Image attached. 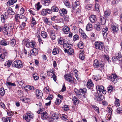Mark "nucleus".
Masks as SVG:
<instances>
[{
    "label": "nucleus",
    "instance_id": "obj_53",
    "mask_svg": "<svg viewBox=\"0 0 122 122\" xmlns=\"http://www.w3.org/2000/svg\"><path fill=\"white\" fill-rule=\"evenodd\" d=\"M26 24L25 22H22L20 25V27L21 29H23L26 26Z\"/></svg>",
    "mask_w": 122,
    "mask_h": 122
},
{
    "label": "nucleus",
    "instance_id": "obj_26",
    "mask_svg": "<svg viewBox=\"0 0 122 122\" xmlns=\"http://www.w3.org/2000/svg\"><path fill=\"white\" fill-rule=\"evenodd\" d=\"M30 52L32 55H36L38 53V50L35 48L32 49Z\"/></svg>",
    "mask_w": 122,
    "mask_h": 122
},
{
    "label": "nucleus",
    "instance_id": "obj_24",
    "mask_svg": "<svg viewBox=\"0 0 122 122\" xmlns=\"http://www.w3.org/2000/svg\"><path fill=\"white\" fill-rule=\"evenodd\" d=\"M92 24L90 23H88L87 25L86 29L87 31H90L92 29Z\"/></svg>",
    "mask_w": 122,
    "mask_h": 122
},
{
    "label": "nucleus",
    "instance_id": "obj_10",
    "mask_svg": "<svg viewBox=\"0 0 122 122\" xmlns=\"http://www.w3.org/2000/svg\"><path fill=\"white\" fill-rule=\"evenodd\" d=\"M22 18V17L20 16V14H17L15 15L14 19L15 21V23L18 24L20 23V21L19 19Z\"/></svg>",
    "mask_w": 122,
    "mask_h": 122
},
{
    "label": "nucleus",
    "instance_id": "obj_50",
    "mask_svg": "<svg viewBox=\"0 0 122 122\" xmlns=\"http://www.w3.org/2000/svg\"><path fill=\"white\" fill-rule=\"evenodd\" d=\"M64 111H67L69 110L68 106L66 105H64L62 107Z\"/></svg>",
    "mask_w": 122,
    "mask_h": 122
},
{
    "label": "nucleus",
    "instance_id": "obj_51",
    "mask_svg": "<svg viewBox=\"0 0 122 122\" xmlns=\"http://www.w3.org/2000/svg\"><path fill=\"white\" fill-rule=\"evenodd\" d=\"M64 2L65 5L68 8H69L70 6V4L68 2V0H65L64 1Z\"/></svg>",
    "mask_w": 122,
    "mask_h": 122
},
{
    "label": "nucleus",
    "instance_id": "obj_11",
    "mask_svg": "<svg viewBox=\"0 0 122 122\" xmlns=\"http://www.w3.org/2000/svg\"><path fill=\"white\" fill-rule=\"evenodd\" d=\"M59 117V115L56 113H54L52 115L50 120L51 121H56L58 119Z\"/></svg>",
    "mask_w": 122,
    "mask_h": 122
},
{
    "label": "nucleus",
    "instance_id": "obj_21",
    "mask_svg": "<svg viewBox=\"0 0 122 122\" xmlns=\"http://www.w3.org/2000/svg\"><path fill=\"white\" fill-rule=\"evenodd\" d=\"M17 1V0H9L7 3L6 5L7 6H10L13 5Z\"/></svg>",
    "mask_w": 122,
    "mask_h": 122
},
{
    "label": "nucleus",
    "instance_id": "obj_34",
    "mask_svg": "<svg viewBox=\"0 0 122 122\" xmlns=\"http://www.w3.org/2000/svg\"><path fill=\"white\" fill-rule=\"evenodd\" d=\"M9 42V44H10L11 46H14L16 44V40L15 39L13 38Z\"/></svg>",
    "mask_w": 122,
    "mask_h": 122
},
{
    "label": "nucleus",
    "instance_id": "obj_23",
    "mask_svg": "<svg viewBox=\"0 0 122 122\" xmlns=\"http://www.w3.org/2000/svg\"><path fill=\"white\" fill-rule=\"evenodd\" d=\"M80 5L79 2L77 0L75 2H74L72 4V9L73 10H75L76 7L79 6Z\"/></svg>",
    "mask_w": 122,
    "mask_h": 122
},
{
    "label": "nucleus",
    "instance_id": "obj_41",
    "mask_svg": "<svg viewBox=\"0 0 122 122\" xmlns=\"http://www.w3.org/2000/svg\"><path fill=\"white\" fill-rule=\"evenodd\" d=\"M79 57L80 59L82 60H83L85 58L84 53L83 51L81 52L79 54Z\"/></svg>",
    "mask_w": 122,
    "mask_h": 122
},
{
    "label": "nucleus",
    "instance_id": "obj_20",
    "mask_svg": "<svg viewBox=\"0 0 122 122\" xmlns=\"http://www.w3.org/2000/svg\"><path fill=\"white\" fill-rule=\"evenodd\" d=\"M94 84L91 79H89L87 82L86 86L89 89H90L91 87H92Z\"/></svg>",
    "mask_w": 122,
    "mask_h": 122
},
{
    "label": "nucleus",
    "instance_id": "obj_63",
    "mask_svg": "<svg viewBox=\"0 0 122 122\" xmlns=\"http://www.w3.org/2000/svg\"><path fill=\"white\" fill-rule=\"evenodd\" d=\"M41 6L40 5V3L39 2H38L36 4V8L37 10H39L41 7Z\"/></svg>",
    "mask_w": 122,
    "mask_h": 122
},
{
    "label": "nucleus",
    "instance_id": "obj_59",
    "mask_svg": "<svg viewBox=\"0 0 122 122\" xmlns=\"http://www.w3.org/2000/svg\"><path fill=\"white\" fill-rule=\"evenodd\" d=\"M73 40L74 41L78 40L79 39V36L77 34H76L73 37Z\"/></svg>",
    "mask_w": 122,
    "mask_h": 122
},
{
    "label": "nucleus",
    "instance_id": "obj_2",
    "mask_svg": "<svg viewBox=\"0 0 122 122\" xmlns=\"http://www.w3.org/2000/svg\"><path fill=\"white\" fill-rule=\"evenodd\" d=\"M13 66L19 68H21L23 66L22 62L20 60H17L14 61L12 64Z\"/></svg>",
    "mask_w": 122,
    "mask_h": 122
},
{
    "label": "nucleus",
    "instance_id": "obj_37",
    "mask_svg": "<svg viewBox=\"0 0 122 122\" xmlns=\"http://www.w3.org/2000/svg\"><path fill=\"white\" fill-rule=\"evenodd\" d=\"M96 1H97V2H96L95 3V7L96 10L98 12H99V8L100 7V5L98 2V0H97Z\"/></svg>",
    "mask_w": 122,
    "mask_h": 122
},
{
    "label": "nucleus",
    "instance_id": "obj_22",
    "mask_svg": "<svg viewBox=\"0 0 122 122\" xmlns=\"http://www.w3.org/2000/svg\"><path fill=\"white\" fill-rule=\"evenodd\" d=\"M49 115L47 113L45 112L43 113L41 115V118L43 120L48 118Z\"/></svg>",
    "mask_w": 122,
    "mask_h": 122
},
{
    "label": "nucleus",
    "instance_id": "obj_42",
    "mask_svg": "<svg viewBox=\"0 0 122 122\" xmlns=\"http://www.w3.org/2000/svg\"><path fill=\"white\" fill-rule=\"evenodd\" d=\"M41 36L43 38H46L47 36V34L46 32L44 31L41 32Z\"/></svg>",
    "mask_w": 122,
    "mask_h": 122
},
{
    "label": "nucleus",
    "instance_id": "obj_1",
    "mask_svg": "<svg viewBox=\"0 0 122 122\" xmlns=\"http://www.w3.org/2000/svg\"><path fill=\"white\" fill-rule=\"evenodd\" d=\"M64 76L65 79L70 84L75 83L76 82V80L69 74H66Z\"/></svg>",
    "mask_w": 122,
    "mask_h": 122
},
{
    "label": "nucleus",
    "instance_id": "obj_19",
    "mask_svg": "<svg viewBox=\"0 0 122 122\" xmlns=\"http://www.w3.org/2000/svg\"><path fill=\"white\" fill-rule=\"evenodd\" d=\"M116 57L118 59V61H122V57L121 55V53L118 52L116 53L115 54Z\"/></svg>",
    "mask_w": 122,
    "mask_h": 122
},
{
    "label": "nucleus",
    "instance_id": "obj_39",
    "mask_svg": "<svg viewBox=\"0 0 122 122\" xmlns=\"http://www.w3.org/2000/svg\"><path fill=\"white\" fill-rule=\"evenodd\" d=\"M52 53L54 55H56L59 53V51L58 49L56 48H54L53 50Z\"/></svg>",
    "mask_w": 122,
    "mask_h": 122
},
{
    "label": "nucleus",
    "instance_id": "obj_9",
    "mask_svg": "<svg viewBox=\"0 0 122 122\" xmlns=\"http://www.w3.org/2000/svg\"><path fill=\"white\" fill-rule=\"evenodd\" d=\"M58 43L61 45H63V47H65L66 45V42L67 41L65 40L62 37H60L58 38Z\"/></svg>",
    "mask_w": 122,
    "mask_h": 122
},
{
    "label": "nucleus",
    "instance_id": "obj_44",
    "mask_svg": "<svg viewBox=\"0 0 122 122\" xmlns=\"http://www.w3.org/2000/svg\"><path fill=\"white\" fill-rule=\"evenodd\" d=\"M83 43L82 41H80L78 43V46L80 49H82L83 48Z\"/></svg>",
    "mask_w": 122,
    "mask_h": 122
},
{
    "label": "nucleus",
    "instance_id": "obj_29",
    "mask_svg": "<svg viewBox=\"0 0 122 122\" xmlns=\"http://www.w3.org/2000/svg\"><path fill=\"white\" fill-rule=\"evenodd\" d=\"M12 62V61L9 60L5 62L4 65L5 66H7V67H9L11 65Z\"/></svg>",
    "mask_w": 122,
    "mask_h": 122
},
{
    "label": "nucleus",
    "instance_id": "obj_45",
    "mask_svg": "<svg viewBox=\"0 0 122 122\" xmlns=\"http://www.w3.org/2000/svg\"><path fill=\"white\" fill-rule=\"evenodd\" d=\"M111 13V12L110 11L107 10L104 12V16L106 17H108L110 15Z\"/></svg>",
    "mask_w": 122,
    "mask_h": 122
},
{
    "label": "nucleus",
    "instance_id": "obj_3",
    "mask_svg": "<svg viewBox=\"0 0 122 122\" xmlns=\"http://www.w3.org/2000/svg\"><path fill=\"white\" fill-rule=\"evenodd\" d=\"M103 62L102 61H99L97 60H95L94 62L93 66L95 68H100L103 67L104 64Z\"/></svg>",
    "mask_w": 122,
    "mask_h": 122
},
{
    "label": "nucleus",
    "instance_id": "obj_33",
    "mask_svg": "<svg viewBox=\"0 0 122 122\" xmlns=\"http://www.w3.org/2000/svg\"><path fill=\"white\" fill-rule=\"evenodd\" d=\"M72 100L74 104H78L79 103L78 100L76 96H74L73 97Z\"/></svg>",
    "mask_w": 122,
    "mask_h": 122
},
{
    "label": "nucleus",
    "instance_id": "obj_14",
    "mask_svg": "<svg viewBox=\"0 0 122 122\" xmlns=\"http://www.w3.org/2000/svg\"><path fill=\"white\" fill-rule=\"evenodd\" d=\"M62 30L64 34H68L70 31V29L67 26H65L62 27Z\"/></svg>",
    "mask_w": 122,
    "mask_h": 122
},
{
    "label": "nucleus",
    "instance_id": "obj_4",
    "mask_svg": "<svg viewBox=\"0 0 122 122\" xmlns=\"http://www.w3.org/2000/svg\"><path fill=\"white\" fill-rule=\"evenodd\" d=\"M29 40L27 39L25 42V46L27 47H30L31 48H35L36 47V43L35 41L29 42Z\"/></svg>",
    "mask_w": 122,
    "mask_h": 122
},
{
    "label": "nucleus",
    "instance_id": "obj_6",
    "mask_svg": "<svg viewBox=\"0 0 122 122\" xmlns=\"http://www.w3.org/2000/svg\"><path fill=\"white\" fill-rule=\"evenodd\" d=\"M118 26L116 24L113 23L111 25V30L114 33H117L119 30Z\"/></svg>",
    "mask_w": 122,
    "mask_h": 122
},
{
    "label": "nucleus",
    "instance_id": "obj_32",
    "mask_svg": "<svg viewBox=\"0 0 122 122\" xmlns=\"http://www.w3.org/2000/svg\"><path fill=\"white\" fill-rule=\"evenodd\" d=\"M0 44L2 45L6 46L9 44V42H7L5 40H2L0 42Z\"/></svg>",
    "mask_w": 122,
    "mask_h": 122
},
{
    "label": "nucleus",
    "instance_id": "obj_27",
    "mask_svg": "<svg viewBox=\"0 0 122 122\" xmlns=\"http://www.w3.org/2000/svg\"><path fill=\"white\" fill-rule=\"evenodd\" d=\"M43 20L46 24H47L49 25H51L52 24V22L51 21H49L46 17H43Z\"/></svg>",
    "mask_w": 122,
    "mask_h": 122
},
{
    "label": "nucleus",
    "instance_id": "obj_15",
    "mask_svg": "<svg viewBox=\"0 0 122 122\" xmlns=\"http://www.w3.org/2000/svg\"><path fill=\"white\" fill-rule=\"evenodd\" d=\"M59 12L61 16L65 15L67 13V10L65 9H61L59 11Z\"/></svg>",
    "mask_w": 122,
    "mask_h": 122
},
{
    "label": "nucleus",
    "instance_id": "obj_48",
    "mask_svg": "<svg viewBox=\"0 0 122 122\" xmlns=\"http://www.w3.org/2000/svg\"><path fill=\"white\" fill-rule=\"evenodd\" d=\"M49 87L48 86L45 87L43 89V92L45 93H48L49 92Z\"/></svg>",
    "mask_w": 122,
    "mask_h": 122
},
{
    "label": "nucleus",
    "instance_id": "obj_43",
    "mask_svg": "<svg viewBox=\"0 0 122 122\" xmlns=\"http://www.w3.org/2000/svg\"><path fill=\"white\" fill-rule=\"evenodd\" d=\"M5 93V91L3 87H2L0 89V95L1 96H3Z\"/></svg>",
    "mask_w": 122,
    "mask_h": 122
},
{
    "label": "nucleus",
    "instance_id": "obj_60",
    "mask_svg": "<svg viewBox=\"0 0 122 122\" xmlns=\"http://www.w3.org/2000/svg\"><path fill=\"white\" fill-rule=\"evenodd\" d=\"M7 83L9 86H16V84L15 83H12L10 82H7Z\"/></svg>",
    "mask_w": 122,
    "mask_h": 122
},
{
    "label": "nucleus",
    "instance_id": "obj_36",
    "mask_svg": "<svg viewBox=\"0 0 122 122\" xmlns=\"http://www.w3.org/2000/svg\"><path fill=\"white\" fill-rule=\"evenodd\" d=\"M80 93H82L85 96L87 93V90L86 88H85L83 89H80Z\"/></svg>",
    "mask_w": 122,
    "mask_h": 122
},
{
    "label": "nucleus",
    "instance_id": "obj_46",
    "mask_svg": "<svg viewBox=\"0 0 122 122\" xmlns=\"http://www.w3.org/2000/svg\"><path fill=\"white\" fill-rule=\"evenodd\" d=\"M33 77L35 80H37L39 79V76L36 73H34L33 74Z\"/></svg>",
    "mask_w": 122,
    "mask_h": 122
},
{
    "label": "nucleus",
    "instance_id": "obj_52",
    "mask_svg": "<svg viewBox=\"0 0 122 122\" xmlns=\"http://www.w3.org/2000/svg\"><path fill=\"white\" fill-rule=\"evenodd\" d=\"M74 53V51L73 49L71 48L68 49V54L71 55Z\"/></svg>",
    "mask_w": 122,
    "mask_h": 122
},
{
    "label": "nucleus",
    "instance_id": "obj_28",
    "mask_svg": "<svg viewBox=\"0 0 122 122\" xmlns=\"http://www.w3.org/2000/svg\"><path fill=\"white\" fill-rule=\"evenodd\" d=\"M100 22L102 25H104L106 23V20L104 17L102 16H100Z\"/></svg>",
    "mask_w": 122,
    "mask_h": 122
},
{
    "label": "nucleus",
    "instance_id": "obj_64",
    "mask_svg": "<svg viewBox=\"0 0 122 122\" xmlns=\"http://www.w3.org/2000/svg\"><path fill=\"white\" fill-rule=\"evenodd\" d=\"M117 113L120 114L122 113V109L121 108H117Z\"/></svg>",
    "mask_w": 122,
    "mask_h": 122
},
{
    "label": "nucleus",
    "instance_id": "obj_35",
    "mask_svg": "<svg viewBox=\"0 0 122 122\" xmlns=\"http://www.w3.org/2000/svg\"><path fill=\"white\" fill-rule=\"evenodd\" d=\"M94 27L95 29L98 31H99L102 29L101 25H96L94 26Z\"/></svg>",
    "mask_w": 122,
    "mask_h": 122
},
{
    "label": "nucleus",
    "instance_id": "obj_47",
    "mask_svg": "<svg viewBox=\"0 0 122 122\" xmlns=\"http://www.w3.org/2000/svg\"><path fill=\"white\" fill-rule=\"evenodd\" d=\"M108 92L109 93H110L114 89V88L112 86H110L107 88Z\"/></svg>",
    "mask_w": 122,
    "mask_h": 122
},
{
    "label": "nucleus",
    "instance_id": "obj_56",
    "mask_svg": "<svg viewBox=\"0 0 122 122\" xmlns=\"http://www.w3.org/2000/svg\"><path fill=\"white\" fill-rule=\"evenodd\" d=\"M3 29L4 30L7 31L9 30L8 25L7 24L5 25L3 27Z\"/></svg>",
    "mask_w": 122,
    "mask_h": 122
},
{
    "label": "nucleus",
    "instance_id": "obj_38",
    "mask_svg": "<svg viewBox=\"0 0 122 122\" xmlns=\"http://www.w3.org/2000/svg\"><path fill=\"white\" fill-rule=\"evenodd\" d=\"M98 96L97 97V100L98 101H101L103 100L104 98L103 96L100 94H99Z\"/></svg>",
    "mask_w": 122,
    "mask_h": 122
},
{
    "label": "nucleus",
    "instance_id": "obj_54",
    "mask_svg": "<svg viewBox=\"0 0 122 122\" xmlns=\"http://www.w3.org/2000/svg\"><path fill=\"white\" fill-rule=\"evenodd\" d=\"M45 9L46 15L48 14H51L52 13V11H51V9L48 8L46 9Z\"/></svg>",
    "mask_w": 122,
    "mask_h": 122
},
{
    "label": "nucleus",
    "instance_id": "obj_61",
    "mask_svg": "<svg viewBox=\"0 0 122 122\" xmlns=\"http://www.w3.org/2000/svg\"><path fill=\"white\" fill-rule=\"evenodd\" d=\"M92 6V4H88L86 5V9L87 10H89L91 9Z\"/></svg>",
    "mask_w": 122,
    "mask_h": 122
},
{
    "label": "nucleus",
    "instance_id": "obj_12",
    "mask_svg": "<svg viewBox=\"0 0 122 122\" xmlns=\"http://www.w3.org/2000/svg\"><path fill=\"white\" fill-rule=\"evenodd\" d=\"M96 88L97 93L99 95V94H101L102 92L104 89V87L102 85H98L96 86Z\"/></svg>",
    "mask_w": 122,
    "mask_h": 122
},
{
    "label": "nucleus",
    "instance_id": "obj_25",
    "mask_svg": "<svg viewBox=\"0 0 122 122\" xmlns=\"http://www.w3.org/2000/svg\"><path fill=\"white\" fill-rule=\"evenodd\" d=\"M11 119L10 117H5L2 118V120L3 122H10Z\"/></svg>",
    "mask_w": 122,
    "mask_h": 122
},
{
    "label": "nucleus",
    "instance_id": "obj_17",
    "mask_svg": "<svg viewBox=\"0 0 122 122\" xmlns=\"http://www.w3.org/2000/svg\"><path fill=\"white\" fill-rule=\"evenodd\" d=\"M74 91L76 94L77 97L79 98H80L81 97L82 95L80 93V89L79 90H78L76 88H75L74 89Z\"/></svg>",
    "mask_w": 122,
    "mask_h": 122
},
{
    "label": "nucleus",
    "instance_id": "obj_62",
    "mask_svg": "<svg viewBox=\"0 0 122 122\" xmlns=\"http://www.w3.org/2000/svg\"><path fill=\"white\" fill-rule=\"evenodd\" d=\"M31 23L34 25H36V22L34 17L33 16L32 17Z\"/></svg>",
    "mask_w": 122,
    "mask_h": 122
},
{
    "label": "nucleus",
    "instance_id": "obj_58",
    "mask_svg": "<svg viewBox=\"0 0 122 122\" xmlns=\"http://www.w3.org/2000/svg\"><path fill=\"white\" fill-rule=\"evenodd\" d=\"M41 15L43 16H46V13L45 9H43L41 11Z\"/></svg>",
    "mask_w": 122,
    "mask_h": 122
},
{
    "label": "nucleus",
    "instance_id": "obj_49",
    "mask_svg": "<svg viewBox=\"0 0 122 122\" xmlns=\"http://www.w3.org/2000/svg\"><path fill=\"white\" fill-rule=\"evenodd\" d=\"M61 100L57 98L55 102V103L56 105H59L61 103Z\"/></svg>",
    "mask_w": 122,
    "mask_h": 122
},
{
    "label": "nucleus",
    "instance_id": "obj_7",
    "mask_svg": "<svg viewBox=\"0 0 122 122\" xmlns=\"http://www.w3.org/2000/svg\"><path fill=\"white\" fill-rule=\"evenodd\" d=\"M95 45L96 48L97 49L101 50L103 48L104 45L102 42H101L97 41L95 43Z\"/></svg>",
    "mask_w": 122,
    "mask_h": 122
},
{
    "label": "nucleus",
    "instance_id": "obj_40",
    "mask_svg": "<svg viewBox=\"0 0 122 122\" xmlns=\"http://www.w3.org/2000/svg\"><path fill=\"white\" fill-rule=\"evenodd\" d=\"M120 101L119 99L116 98L115 102V104L117 107H119L120 105Z\"/></svg>",
    "mask_w": 122,
    "mask_h": 122
},
{
    "label": "nucleus",
    "instance_id": "obj_55",
    "mask_svg": "<svg viewBox=\"0 0 122 122\" xmlns=\"http://www.w3.org/2000/svg\"><path fill=\"white\" fill-rule=\"evenodd\" d=\"M102 57L104 60L106 61H109V56L107 55H102Z\"/></svg>",
    "mask_w": 122,
    "mask_h": 122
},
{
    "label": "nucleus",
    "instance_id": "obj_18",
    "mask_svg": "<svg viewBox=\"0 0 122 122\" xmlns=\"http://www.w3.org/2000/svg\"><path fill=\"white\" fill-rule=\"evenodd\" d=\"M90 21L92 23H95L97 21V18L96 15H92L89 17Z\"/></svg>",
    "mask_w": 122,
    "mask_h": 122
},
{
    "label": "nucleus",
    "instance_id": "obj_8",
    "mask_svg": "<svg viewBox=\"0 0 122 122\" xmlns=\"http://www.w3.org/2000/svg\"><path fill=\"white\" fill-rule=\"evenodd\" d=\"M108 79L114 83L117 82V76L115 74H112L108 77Z\"/></svg>",
    "mask_w": 122,
    "mask_h": 122
},
{
    "label": "nucleus",
    "instance_id": "obj_31",
    "mask_svg": "<svg viewBox=\"0 0 122 122\" xmlns=\"http://www.w3.org/2000/svg\"><path fill=\"white\" fill-rule=\"evenodd\" d=\"M41 2L44 5L46 6L48 5L51 2V1L49 0H42Z\"/></svg>",
    "mask_w": 122,
    "mask_h": 122
},
{
    "label": "nucleus",
    "instance_id": "obj_30",
    "mask_svg": "<svg viewBox=\"0 0 122 122\" xmlns=\"http://www.w3.org/2000/svg\"><path fill=\"white\" fill-rule=\"evenodd\" d=\"M51 11H52L53 12H58L59 10L58 8L56 6H53L51 8Z\"/></svg>",
    "mask_w": 122,
    "mask_h": 122
},
{
    "label": "nucleus",
    "instance_id": "obj_5",
    "mask_svg": "<svg viewBox=\"0 0 122 122\" xmlns=\"http://www.w3.org/2000/svg\"><path fill=\"white\" fill-rule=\"evenodd\" d=\"M34 117V114L31 113H28L26 115L23 116L24 119L26 121L29 122L30 120L33 119Z\"/></svg>",
    "mask_w": 122,
    "mask_h": 122
},
{
    "label": "nucleus",
    "instance_id": "obj_13",
    "mask_svg": "<svg viewBox=\"0 0 122 122\" xmlns=\"http://www.w3.org/2000/svg\"><path fill=\"white\" fill-rule=\"evenodd\" d=\"M36 97L38 99L41 98L43 96V93L42 91L39 89L36 90Z\"/></svg>",
    "mask_w": 122,
    "mask_h": 122
},
{
    "label": "nucleus",
    "instance_id": "obj_57",
    "mask_svg": "<svg viewBox=\"0 0 122 122\" xmlns=\"http://www.w3.org/2000/svg\"><path fill=\"white\" fill-rule=\"evenodd\" d=\"M5 57L4 54H0V60L2 61H4L5 60Z\"/></svg>",
    "mask_w": 122,
    "mask_h": 122
},
{
    "label": "nucleus",
    "instance_id": "obj_16",
    "mask_svg": "<svg viewBox=\"0 0 122 122\" xmlns=\"http://www.w3.org/2000/svg\"><path fill=\"white\" fill-rule=\"evenodd\" d=\"M108 30V29L107 27H105L102 29V33L105 38H106L107 37Z\"/></svg>",
    "mask_w": 122,
    "mask_h": 122
}]
</instances>
